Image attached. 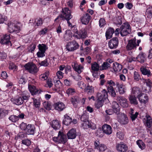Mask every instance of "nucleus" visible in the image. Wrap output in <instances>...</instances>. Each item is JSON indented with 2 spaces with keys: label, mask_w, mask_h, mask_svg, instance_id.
Segmentation results:
<instances>
[{
  "label": "nucleus",
  "mask_w": 152,
  "mask_h": 152,
  "mask_svg": "<svg viewBox=\"0 0 152 152\" xmlns=\"http://www.w3.org/2000/svg\"><path fill=\"white\" fill-rule=\"evenodd\" d=\"M28 88L32 95L36 94L38 92V91L34 86L29 85L28 86Z\"/></svg>",
  "instance_id": "obj_40"
},
{
  "label": "nucleus",
  "mask_w": 152,
  "mask_h": 152,
  "mask_svg": "<svg viewBox=\"0 0 152 152\" xmlns=\"http://www.w3.org/2000/svg\"><path fill=\"white\" fill-rule=\"evenodd\" d=\"M77 85L80 88L82 89L85 88L86 86V85L82 81L78 82L77 83Z\"/></svg>",
  "instance_id": "obj_57"
},
{
  "label": "nucleus",
  "mask_w": 152,
  "mask_h": 152,
  "mask_svg": "<svg viewBox=\"0 0 152 152\" xmlns=\"http://www.w3.org/2000/svg\"><path fill=\"white\" fill-rule=\"evenodd\" d=\"M39 64L41 66H46L48 65L49 64L48 62L47 59H45L39 63Z\"/></svg>",
  "instance_id": "obj_63"
},
{
  "label": "nucleus",
  "mask_w": 152,
  "mask_h": 152,
  "mask_svg": "<svg viewBox=\"0 0 152 152\" xmlns=\"http://www.w3.org/2000/svg\"><path fill=\"white\" fill-rule=\"evenodd\" d=\"M103 132L107 134H110L112 133V129L109 125L107 124L104 125L102 126Z\"/></svg>",
  "instance_id": "obj_18"
},
{
  "label": "nucleus",
  "mask_w": 152,
  "mask_h": 152,
  "mask_svg": "<svg viewBox=\"0 0 152 152\" xmlns=\"http://www.w3.org/2000/svg\"><path fill=\"white\" fill-rule=\"evenodd\" d=\"M67 136L68 139H75L77 136L75 130L74 129H72L67 133Z\"/></svg>",
  "instance_id": "obj_20"
},
{
  "label": "nucleus",
  "mask_w": 152,
  "mask_h": 152,
  "mask_svg": "<svg viewBox=\"0 0 152 152\" xmlns=\"http://www.w3.org/2000/svg\"><path fill=\"white\" fill-rule=\"evenodd\" d=\"M88 116L85 114H84L81 115L80 117V119L81 121L84 122L88 121Z\"/></svg>",
  "instance_id": "obj_60"
},
{
  "label": "nucleus",
  "mask_w": 152,
  "mask_h": 152,
  "mask_svg": "<svg viewBox=\"0 0 152 152\" xmlns=\"http://www.w3.org/2000/svg\"><path fill=\"white\" fill-rule=\"evenodd\" d=\"M10 35L6 34L3 35L1 37L0 42L2 44L9 45L10 43Z\"/></svg>",
  "instance_id": "obj_15"
},
{
  "label": "nucleus",
  "mask_w": 152,
  "mask_h": 152,
  "mask_svg": "<svg viewBox=\"0 0 152 152\" xmlns=\"http://www.w3.org/2000/svg\"><path fill=\"white\" fill-rule=\"evenodd\" d=\"M21 97L23 101L24 100H27L29 97V96L28 93L26 92L25 93L22 94Z\"/></svg>",
  "instance_id": "obj_56"
},
{
  "label": "nucleus",
  "mask_w": 152,
  "mask_h": 152,
  "mask_svg": "<svg viewBox=\"0 0 152 152\" xmlns=\"http://www.w3.org/2000/svg\"><path fill=\"white\" fill-rule=\"evenodd\" d=\"M91 18V16L88 13L84 14L81 18V21L83 24H87Z\"/></svg>",
  "instance_id": "obj_16"
},
{
  "label": "nucleus",
  "mask_w": 152,
  "mask_h": 152,
  "mask_svg": "<svg viewBox=\"0 0 152 152\" xmlns=\"http://www.w3.org/2000/svg\"><path fill=\"white\" fill-rule=\"evenodd\" d=\"M12 102L17 105H20L23 103V100L21 96L15 98H12L11 99Z\"/></svg>",
  "instance_id": "obj_23"
},
{
  "label": "nucleus",
  "mask_w": 152,
  "mask_h": 152,
  "mask_svg": "<svg viewBox=\"0 0 152 152\" xmlns=\"http://www.w3.org/2000/svg\"><path fill=\"white\" fill-rule=\"evenodd\" d=\"M8 114V111L4 109H0V119L3 118Z\"/></svg>",
  "instance_id": "obj_41"
},
{
  "label": "nucleus",
  "mask_w": 152,
  "mask_h": 152,
  "mask_svg": "<svg viewBox=\"0 0 152 152\" xmlns=\"http://www.w3.org/2000/svg\"><path fill=\"white\" fill-rule=\"evenodd\" d=\"M119 100L120 105L123 107H126L128 106V104L127 100L125 98L122 96H120L118 98Z\"/></svg>",
  "instance_id": "obj_19"
},
{
  "label": "nucleus",
  "mask_w": 152,
  "mask_h": 152,
  "mask_svg": "<svg viewBox=\"0 0 152 152\" xmlns=\"http://www.w3.org/2000/svg\"><path fill=\"white\" fill-rule=\"evenodd\" d=\"M116 136L120 140H122L124 139V134L123 133L121 132H117Z\"/></svg>",
  "instance_id": "obj_52"
},
{
  "label": "nucleus",
  "mask_w": 152,
  "mask_h": 152,
  "mask_svg": "<svg viewBox=\"0 0 152 152\" xmlns=\"http://www.w3.org/2000/svg\"><path fill=\"white\" fill-rule=\"evenodd\" d=\"M141 91L139 88L137 87H134L132 88L131 94L134 96H136L139 100L141 102H145L146 101V99L144 100L142 98H141L140 95L142 94Z\"/></svg>",
  "instance_id": "obj_7"
},
{
  "label": "nucleus",
  "mask_w": 152,
  "mask_h": 152,
  "mask_svg": "<svg viewBox=\"0 0 152 152\" xmlns=\"http://www.w3.org/2000/svg\"><path fill=\"white\" fill-rule=\"evenodd\" d=\"M39 51L45 53L46 49V46L44 44H39L38 45Z\"/></svg>",
  "instance_id": "obj_48"
},
{
  "label": "nucleus",
  "mask_w": 152,
  "mask_h": 152,
  "mask_svg": "<svg viewBox=\"0 0 152 152\" xmlns=\"http://www.w3.org/2000/svg\"><path fill=\"white\" fill-rule=\"evenodd\" d=\"M33 106L36 108L39 109L40 106V101L39 99L33 98Z\"/></svg>",
  "instance_id": "obj_32"
},
{
  "label": "nucleus",
  "mask_w": 152,
  "mask_h": 152,
  "mask_svg": "<svg viewBox=\"0 0 152 152\" xmlns=\"http://www.w3.org/2000/svg\"><path fill=\"white\" fill-rule=\"evenodd\" d=\"M7 57L6 54L4 52L0 53V60L2 61L5 59Z\"/></svg>",
  "instance_id": "obj_59"
},
{
  "label": "nucleus",
  "mask_w": 152,
  "mask_h": 152,
  "mask_svg": "<svg viewBox=\"0 0 152 152\" xmlns=\"http://www.w3.org/2000/svg\"><path fill=\"white\" fill-rule=\"evenodd\" d=\"M51 125L53 128L55 130L58 129L60 125L59 122L58 120H54L52 122Z\"/></svg>",
  "instance_id": "obj_30"
},
{
  "label": "nucleus",
  "mask_w": 152,
  "mask_h": 152,
  "mask_svg": "<svg viewBox=\"0 0 152 152\" xmlns=\"http://www.w3.org/2000/svg\"><path fill=\"white\" fill-rule=\"evenodd\" d=\"M103 104V101L99 100L97 99V102L95 104V107L97 109H99L102 106Z\"/></svg>",
  "instance_id": "obj_47"
},
{
  "label": "nucleus",
  "mask_w": 152,
  "mask_h": 152,
  "mask_svg": "<svg viewBox=\"0 0 152 152\" xmlns=\"http://www.w3.org/2000/svg\"><path fill=\"white\" fill-rule=\"evenodd\" d=\"M85 92L88 94H90L94 92V88L92 86H91L88 84L87 86L84 89Z\"/></svg>",
  "instance_id": "obj_31"
},
{
  "label": "nucleus",
  "mask_w": 152,
  "mask_h": 152,
  "mask_svg": "<svg viewBox=\"0 0 152 152\" xmlns=\"http://www.w3.org/2000/svg\"><path fill=\"white\" fill-rule=\"evenodd\" d=\"M43 104L45 108L47 110H51V104L49 102H45L43 103Z\"/></svg>",
  "instance_id": "obj_45"
},
{
  "label": "nucleus",
  "mask_w": 152,
  "mask_h": 152,
  "mask_svg": "<svg viewBox=\"0 0 152 152\" xmlns=\"http://www.w3.org/2000/svg\"><path fill=\"white\" fill-rule=\"evenodd\" d=\"M35 128L33 125L28 124L27 128L25 131L26 133L28 134H33L34 133Z\"/></svg>",
  "instance_id": "obj_21"
},
{
  "label": "nucleus",
  "mask_w": 152,
  "mask_h": 152,
  "mask_svg": "<svg viewBox=\"0 0 152 152\" xmlns=\"http://www.w3.org/2000/svg\"><path fill=\"white\" fill-rule=\"evenodd\" d=\"M137 144L141 150H143L145 148V145L142 141L141 140H139L136 142Z\"/></svg>",
  "instance_id": "obj_38"
},
{
  "label": "nucleus",
  "mask_w": 152,
  "mask_h": 152,
  "mask_svg": "<svg viewBox=\"0 0 152 152\" xmlns=\"http://www.w3.org/2000/svg\"><path fill=\"white\" fill-rule=\"evenodd\" d=\"M80 99L77 96H75L72 98L71 101L74 106L76 107L77 103L80 101Z\"/></svg>",
  "instance_id": "obj_37"
},
{
  "label": "nucleus",
  "mask_w": 152,
  "mask_h": 152,
  "mask_svg": "<svg viewBox=\"0 0 152 152\" xmlns=\"http://www.w3.org/2000/svg\"><path fill=\"white\" fill-rule=\"evenodd\" d=\"M75 33L77 34L81 38H85L87 37V32L84 28L81 29L79 32L77 30L73 31Z\"/></svg>",
  "instance_id": "obj_22"
},
{
  "label": "nucleus",
  "mask_w": 152,
  "mask_h": 152,
  "mask_svg": "<svg viewBox=\"0 0 152 152\" xmlns=\"http://www.w3.org/2000/svg\"><path fill=\"white\" fill-rule=\"evenodd\" d=\"M113 69L115 72H117L120 71L122 68L121 65L117 62H115L113 64Z\"/></svg>",
  "instance_id": "obj_27"
},
{
  "label": "nucleus",
  "mask_w": 152,
  "mask_h": 152,
  "mask_svg": "<svg viewBox=\"0 0 152 152\" xmlns=\"http://www.w3.org/2000/svg\"><path fill=\"white\" fill-rule=\"evenodd\" d=\"M66 92L68 95H72L75 92V90L74 88H69L67 90Z\"/></svg>",
  "instance_id": "obj_54"
},
{
  "label": "nucleus",
  "mask_w": 152,
  "mask_h": 152,
  "mask_svg": "<svg viewBox=\"0 0 152 152\" xmlns=\"http://www.w3.org/2000/svg\"><path fill=\"white\" fill-rule=\"evenodd\" d=\"M53 140L57 143L64 144L66 142L67 139L66 135L62 132L59 131L58 136L53 137Z\"/></svg>",
  "instance_id": "obj_2"
},
{
  "label": "nucleus",
  "mask_w": 152,
  "mask_h": 152,
  "mask_svg": "<svg viewBox=\"0 0 152 152\" xmlns=\"http://www.w3.org/2000/svg\"><path fill=\"white\" fill-rule=\"evenodd\" d=\"M64 83L66 86H70L72 84V82L71 80L66 79L64 80Z\"/></svg>",
  "instance_id": "obj_64"
},
{
  "label": "nucleus",
  "mask_w": 152,
  "mask_h": 152,
  "mask_svg": "<svg viewBox=\"0 0 152 152\" xmlns=\"http://www.w3.org/2000/svg\"><path fill=\"white\" fill-rule=\"evenodd\" d=\"M54 106L55 109L59 111L62 110L65 107V105L62 102H58L56 103Z\"/></svg>",
  "instance_id": "obj_24"
},
{
  "label": "nucleus",
  "mask_w": 152,
  "mask_h": 152,
  "mask_svg": "<svg viewBox=\"0 0 152 152\" xmlns=\"http://www.w3.org/2000/svg\"><path fill=\"white\" fill-rule=\"evenodd\" d=\"M110 66V64L108 62L105 61L102 65L103 69H106Z\"/></svg>",
  "instance_id": "obj_55"
},
{
  "label": "nucleus",
  "mask_w": 152,
  "mask_h": 152,
  "mask_svg": "<svg viewBox=\"0 0 152 152\" xmlns=\"http://www.w3.org/2000/svg\"><path fill=\"white\" fill-rule=\"evenodd\" d=\"M118 90L120 94H123L126 92V89L125 86L121 84L118 88Z\"/></svg>",
  "instance_id": "obj_39"
},
{
  "label": "nucleus",
  "mask_w": 152,
  "mask_h": 152,
  "mask_svg": "<svg viewBox=\"0 0 152 152\" xmlns=\"http://www.w3.org/2000/svg\"><path fill=\"white\" fill-rule=\"evenodd\" d=\"M107 92L105 89H104L101 92L98 93L97 94V98L98 99L104 101L107 98Z\"/></svg>",
  "instance_id": "obj_11"
},
{
  "label": "nucleus",
  "mask_w": 152,
  "mask_h": 152,
  "mask_svg": "<svg viewBox=\"0 0 152 152\" xmlns=\"http://www.w3.org/2000/svg\"><path fill=\"white\" fill-rule=\"evenodd\" d=\"M140 70L143 75H147L148 77L150 75L151 72L150 70L147 69L145 67L143 66L141 67Z\"/></svg>",
  "instance_id": "obj_35"
},
{
  "label": "nucleus",
  "mask_w": 152,
  "mask_h": 152,
  "mask_svg": "<svg viewBox=\"0 0 152 152\" xmlns=\"http://www.w3.org/2000/svg\"><path fill=\"white\" fill-rule=\"evenodd\" d=\"M140 42V40H137L136 43V39H135L129 40L126 46L127 49L128 50H131L136 48L137 46H139Z\"/></svg>",
  "instance_id": "obj_6"
},
{
  "label": "nucleus",
  "mask_w": 152,
  "mask_h": 152,
  "mask_svg": "<svg viewBox=\"0 0 152 152\" xmlns=\"http://www.w3.org/2000/svg\"><path fill=\"white\" fill-rule=\"evenodd\" d=\"M118 44V39L117 38H113L108 42L109 48L111 49H115L117 48Z\"/></svg>",
  "instance_id": "obj_10"
},
{
  "label": "nucleus",
  "mask_w": 152,
  "mask_h": 152,
  "mask_svg": "<svg viewBox=\"0 0 152 152\" xmlns=\"http://www.w3.org/2000/svg\"><path fill=\"white\" fill-rule=\"evenodd\" d=\"M79 45L75 41H72L69 42L66 45V48L68 50L70 51H74L77 49Z\"/></svg>",
  "instance_id": "obj_8"
},
{
  "label": "nucleus",
  "mask_w": 152,
  "mask_h": 152,
  "mask_svg": "<svg viewBox=\"0 0 152 152\" xmlns=\"http://www.w3.org/2000/svg\"><path fill=\"white\" fill-rule=\"evenodd\" d=\"M118 121L121 124H127L129 122L126 115L124 113H121L118 116Z\"/></svg>",
  "instance_id": "obj_12"
},
{
  "label": "nucleus",
  "mask_w": 152,
  "mask_h": 152,
  "mask_svg": "<svg viewBox=\"0 0 152 152\" xmlns=\"http://www.w3.org/2000/svg\"><path fill=\"white\" fill-rule=\"evenodd\" d=\"M133 78L136 81H138L140 79V75L138 72L136 71L134 73Z\"/></svg>",
  "instance_id": "obj_50"
},
{
  "label": "nucleus",
  "mask_w": 152,
  "mask_h": 152,
  "mask_svg": "<svg viewBox=\"0 0 152 152\" xmlns=\"http://www.w3.org/2000/svg\"><path fill=\"white\" fill-rule=\"evenodd\" d=\"M24 67L29 72L32 74L37 73L39 70L36 65L32 62H28L26 64Z\"/></svg>",
  "instance_id": "obj_4"
},
{
  "label": "nucleus",
  "mask_w": 152,
  "mask_h": 152,
  "mask_svg": "<svg viewBox=\"0 0 152 152\" xmlns=\"http://www.w3.org/2000/svg\"><path fill=\"white\" fill-rule=\"evenodd\" d=\"M106 24L104 18H101L99 20V26L100 27H102Z\"/></svg>",
  "instance_id": "obj_58"
},
{
  "label": "nucleus",
  "mask_w": 152,
  "mask_h": 152,
  "mask_svg": "<svg viewBox=\"0 0 152 152\" xmlns=\"http://www.w3.org/2000/svg\"><path fill=\"white\" fill-rule=\"evenodd\" d=\"M71 13L70 10H69L67 8L63 9L62 14L58 16L57 18L55 19V21H56L60 18H64L67 20L68 26L71 27L72 28H74L75 29V26L74 25L72 26V24L69 21V20L72 17V16L71 15Z\"/></svg>",
  "instance_id": "obj_1"
},
{
  "label": "nucleus",
  "mask_w": 152,
  "mask_h": 152,
  "mask_svg": "<svg viewBox=\"0 0 152 152\" xmlns=\"http://www.w3.org/2000/svg\"><path fill=\"white\" fill-rule=\"evenodd\" d=\"M10 121L12 122H15L18 120V117L16 115H12L9 118Z\"/></svg>",
  "instance_id": "obj_46"
},
{
  "label": "nucleus",
  "mask_w": 152,
  "mask_h": 152,
  "mask_svg": "<svg viewBox=\"0 0 152 152\" xmlns=\"http://www.w3.org/2000/svg\"><path fill=\"white\" fill-rule=\"evenodd\" d=\"M91 68L92 71L91 72L93 73V75L94 77L96 76H94V72H96L99 70V66L96 62H94L91 64Z\"/></svg>",
  "instance_id": "obj_26"
},
{
  "label": "nucleus",
  "mask_w": 152,
  "mask_h": 152,
  "mask_svg": "<svg viewBox=\"0 0 152 152\" xmlns=\"http://www.w3.org/2000/svg\"><path fill=\"white\" fill-rule=\"evenodd\" d=\"M22 143L27 146H29L31 144V142L30 141L26 139H24L22 140L21 141Z\"/></svg>",
  "instance_id": "obj_53"
},
{
  "label": "nucleus",
  "mask_w": 152,
  "mask_h": 152,
  "mask_svg": "<svg viewBox=\"0 0 152 152\" xmlns=\"http://www.w3.org/2000/svg\"><path fill=\"white\" fill-rule=\"evenodd\" d=\"M112 108L114 113L117 114L119 113L120 107L116 102H113Z\"/></svg>",
  "instance_id": "obj_25"
},
{
  "label": "nucleus",
  "mask_w": 152,
  "mask_h": 152,
  "mask_svg": "<svg viewBox=\"0 0 152 152\" xmlns=\"http://www.w3.org/2000/svg\"><path fill=\"white\" fill-rule=\"evenodd\" d=\"M120 34L122 36H126L131 32L130 26L128 23H124L120 27Z\"/></svg>",
  "instance_id": "obj_5"
},
{
  "label": "nucleus",
  "mask_w": 152,
  "mask_h": 152,
  "mask_svg": "<svg viewBox=\"0 0 152 152\" xmlns=\"http://www.w3.org/2000/svg\"><path fill=\"white\" fill-rule=\"evenodd\" d=\"M114 23L117 25H120L122 23V18L121 16H118L114 19Z\"/></svg>",
  "instance_id": "obj_42"
},
{
  "label": "nucleus",
  "mask_w": 152,
  "mask_h": 152,
  "mask_svg": "<svg viewBox=\"0 0 152 152\" xmlns=\"http://www.w3.org/2000/svg\"><path fill=\"white\" fill-rule=\"evenodd\" d=\"M64 118L63 120V123L66 125H69L72 122V118L67 115L64 116Z\"/></svg>",
  "instance_id": "obj_28"
},
{
  "label": "nucleus",
  "mask_w": 152,
  "mask_h": 152,
  "mask_svg": "<svg viewBox=\"0 0 152 152\" xmlns=\"http://www.w3.org/2000/svg\"><path fill=\"white\" fill-rule=\"evenodd\" d=\"M146 15L148 18L152 17V7H148L147 10Z\"/></svg>",
  "instance_id": "obj_44"
},
{
  "label": "nucleus",
  "mask_w": 152,
  "mask_h": 152,
  "mask_svg": "<svg viewBox=\"0 0 152 152\" xmlns=\"http://www.w3.org/2000/svg\"><path fill=\"white\" fill-rule=\"evenodd\" d=\"M95 148L97 149L100 151H104L105 150L107 147L103 144H99V142H94Z\"/></svg>",
  "instance_id": "obj_17"
},
{
  "label": "nucleus",
  "mask_w": 152,
  "mask_h": 152,
  "mask_svg": "<svg viewBox=\"0 0 152 152\" xmlns=\"http://www.w3.org/2000/svg\"><path fill=\"white\" fill-rule=\"evenodd\" d=\"M72 66L74 70L78 74H80L83 71V67L81 64L74 63L72 64Z\"/></svg>",
  "instance_id": "obj_14"
},
{
  "label": "nucleus",
  "mask_w": 152,
  "mask_h": 152,
  "mask_svg": "<svg viewBox=\"0 0 152 152\" xmlns=\"http://www.w3.org/2000/svg\"><path fill=\"white\" fill-rule=\"evenodd\" d=\"M145 117L146 119V125L148 128H150L152 125V118L150 115L148 114H146Z\"/></svg>",
  "instance_id": "obj_34"
},
{
  "label": "nucleus",
  "mask_w": 152,
  "mask_h": 152,
  "mask_svg": "<svg viewBox=\"0 0 152 152\" xmlns=\"http://www.w3.org/2000/svg\"><path fill=\"white\" fill-rule=\"evenodd\" d=\"M114 30L113 28H110L106 31L105 35L106 38L109 39L112 37L113 34L114 32Z\"/></svg>",
  "instance_id": "obj_29"
},
{
  "label": "nucleus",
  "mask_w": 152,
  "mask_h": 152,
  "mask_svg": "<svg viewBox=\"0 0 152 152\" xmlns=\"http://www.w3.org/2000/svg\"><path fill=\"white\" fill-rule=\"evenodd\" d=\"M108 92L111 93L112 96H115L116 94L113 86H108L107 88Z\"/></svg>",
  "instance_id": "obj_43"
},
{
  "label": "nucleus",
  "mask_w": 152,
  "mask_h": 152,
  "mask_svg": "<svg viewBox=\"0 0 152 152\" xmlns=\"http://www.w3.org/2000/svg\"><path fill=\"white\" fill-rule=\"evenodd\" d=\"M7 20V18L5 16L0 14V24L3 23Z\"/></svg>",
  "instance_id": "obj_51"
},
{
  "label": "nucleus",
  "mask_w": 152,
  "mask_h": 152,
  "mask_svg": "<svg viewBox=\"0 0 152 152\" xmlns=\"http://www.w3.org/2000/svg\"><path fill=\"white\" fill-rule=\"evenodd\" d=\"M82 127L84 129H87L88 128L94 129L96 128V126L95 124L93 123L91 124L88 121L83 123Z\"/></svg>",
  "instance_id": "obj_13"
},
{
  "label": "nucleus",
  "mask_w": 152,
  "mask_h": 152,
  "mask_svg": "<svg viewBox=\"0 0 152 152\" xmlns=\"http://www.w3.org/2000/svg\"><path fill=\"white\" fill-rule=\"evenodd\" d=\"M140 97L141 98H142L144 100H145V99H146L147 100L145 102H141V101H139L141 103L145 104L148 102V97L145 94L142 93L140 95Z\"/></svg>",
  "instance_id": "obj_49"
},
{
  "label": "nucleus",
  "mask_w": 152,
  "mask_h": 152,
  "mask_svg": "<svg viewBox=\"0 0 152 152\" xmlns=\"http://www.w3.org/2000/svg\"><path fill=\"white\" fill-rule=\"evenodd\" d=\"M8 29L9 32L12 33L14 32H18L21 30V24L19 23H14L10 22L8 23Z\"/></svg>",
  "instance_id": "obj_3"
},
{
  "label": "nucleus",
  "mask_w": 152,
  "mask_h": 152,
  "mask_svg": "<svg viewBox=\"0 0 152 152\" xmlns=\"http://www.w3.org/2000/svg\"><path fill=\"white\" fill-rule=\"evenodd\" d=\"M17 67V66L14 63H10V65L9 66V68L10 69L13 70L14 71H15L16 70Z\"/></svg>",
  "instance_id": "obj_62"
},
{
  "label": "nucleus",
  "mask_w": 152,
  "mask_h": 152,
  "mask_svg": "<svg viewBox=\"0 0 152 152\" xmlns=\"http://www.w3.org/2000/svg\"><path fill=\"white\" fill-rule=\"evenodd\" d=\"M116 149L119 152H125L128 149L127 145L123 142L117 143L116 145Z\"/></svg>",
  "instance_id": "obj_9"
},
{
  "label": "nucleus",
  "mask_w": 152,
  "mask_h": 152,
  "mask_svg": "<svg viewBox=\"0 0 152 152\" xmlns=\"http://www.w3.org/2000/svg\"><path fill=\"white\" fill-rule=\"evenodd\" d=\"M129 100L131 104L134 105L137 104L138 103L137 101V100L135 96L132 95H130L129 97Z\"/></svg>",
  "instance_id": "obj_33"
},
{
  "label": "nucleus",
  "mask_w": 152,
  "mask_h": 152,
  "mask_svg": "<svg viewBox=\"0 0 152 152\" xmlns=\"http://www.w3.org/2000/svg\"><path fill=\"white\" fill-rule=\"evenodd\" d=\"M20 127L22 130L25 131L27 128V125L26 124L23 122L20 124Z\"/></svg>",
  "instance_id": "obj_61"
},
{
  "label": "nucleus",
  "mask_w": 152,
  "mask_h": 152,
  "mask_svg": "<svg viewBox=\"0 0 152 152\" xmlns=\"http://www.w3.org/2000/svg\"><path fill=\"white\" fill-rule=\"evenodd\" d=\"M137 61L141 63L144 62L145 60V57L144 54L142 53H140L136 57Z\"/></svg>",
  "instance_id": "obj_36"
}]
</instances>
